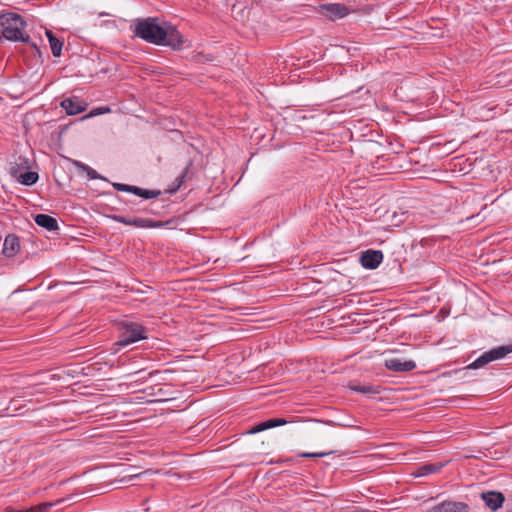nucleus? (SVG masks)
I'll list each match as a JSON object with an SVG mask.
<instances>
[{"label": "nucleus", "mask_w": 512, "mask_h": 512, "mask_svg": "<svg viewBox=\"0 0 512 512\" xmlns=\"http://www.w3.org/2000/svg\"><path fill=\"white\" fill-rule=\"evenodd\" d=\"M146 333V328L141 324L123 321L120 323V335L116 344L119 346H127L139 340L146 339Z\"/></svg>", "instance_id": "3"}, {"label": "nucleus", "mask_w": 512, "mask_h": 512, "mask_svg": "<svg viewBox=\"0 0 512 512\" xmlns=\"http://www.w3.org/2000/svg\"><path fill=\"white\" fill-rule=\"evenodd\" d=\"M349 388L352 391L362 394H379L381 392V386L377 385H360V384H349Z\"/></svg>", "instance_id": "19"}, {"label": "nucleus", "mask_w": 512, "mask_h": 512, "mask_svg": "<svg viewBox=\"0 0 512 512\" xmlns=\"http://www.w3.org/2000/svg\"><path fill=\"white\" fill-rule=\"evenodd\" d=\"M443 467V464L440 463H428L424 464L420 467H418L414 472H412V475L415 477H422L429 474L436 473L441 470Z\"/></svg>", "instance_id": "17"}, {"label": "nucleus", "mask_w": 512, "mask_h": 512, "mask_svg": "<svg viewBox=\"0 0 512 512\" xmlns=\"http://www.w3.org/2000/svg\"><path fill=\"white\" fill-rule=\"evenodd\" d=\"M331 452H315V453H301L300 457L303 458H316V457H324L326 455H329Z\"/></svg>", "instance_id": "23"}, {"label": "nucleus", "mask_w": 512, "mask_h": 512, "mask_svg": "<svg viewBox=\"0 0 512 512\" xmlns=\"http://www.w3.org/2000/svg\"><path fill=\"white\" fill-rule=\"evenodd\" d=\"M20 247V238L16 234H8L3 243L2 254L6 258H12L20 251Z\"/></svg>", "instance_id": "11"}, {"label": "nucleus", "mask_w": 512, "mask_h": 512, "mask_svg": "<svg viewBox=\"0 0 512 512\" xmlns=\"http://www.w3.org/2000/svg\"><path fill=\"white\" fill-rule=\"evenodd\" d=\"M383 260V253L380 250H366L361 253L360 263L361 265L370 270L376 269Z\"/></svg>", "instance_id": "8"}, {"label": "nucleus", "mask_w": 512, "mask_h": 512, "mask_svg": "<svg viewBox=\"0 0 512 512\" xmlns=\"http://www.w3.org/2000/svg\"><path fill=\"white\" fill-rule=\"evenodd\" d=\"M34 221L38 226L45 228L48 231H56L59 229L56 218L47 214H37L34 217Z\"/></svg>", "instance_id": "16"}, {"label": "nucleus", "mask_w": 512, "mask_h": 512, "mask_svg": "<svg viewBox=\"0 0 512 512\" xmlns=\"http://www.w3.org/2000/svg\"><path fill=\"white\" fill-rule=\"evenodd\" d=\"M73 164H74L77 168H80V169H82V170H84V171H85V170L87 169V167H88V165H86V164H84V163H82V162H80V161H74V162H73Z\"/></svg>", "instance_id": "25"}, {"label": "nucleus", "mask_w": 512, "mask_h": 512, "mask_svg": "<svg viewBox=\"0 0 512 512\" xmlns=\"http://www.w3.org/2000/svg\"><path fill=\"white\" fill-rule=\"evenodd\" d=\"M73 164H74L77 168H80V169H82V170H84V171H85V170L87 169V167H88V165H86V164H84V163H82V162H80V161H74V162H73Z\"/></svg>", "instance_id": "26"}, {"label": "nucleus", "mask_w": 512, "mask_h": 512, "mask_svg": "<svg viewBox=\"0 0 512 512\" xmlns=\"http://www.w3.org/2000/svg\"><path fill=\"white\" fill-rule=\"evenodd\" d=\"M385 367L393 372H409L416 368V363L413 360L390 358L385 360Z\"/></svg>", "instance_id": "9"}, {"label": "nucleus", "mask_w": 512, "mask_h": 512, "mask_svg": "<svg viewBox=\"0 0 512 512\" xmlns=\"http://www.w3.org/2000/svg\"><path fill=\"white\" fill-rule=\"evenodd\" d=\"M141 372H142V370H138V371L134 372V374H139Z\"/></svg>", "instance_id": "28"}, {"label": "nucleus", "mask_w": 512, "mask_h": 512, "mask_svg": "<svg viewBox=\"0 0 512 512\" xmlns=\"http://www.w3.org/2000/svg\"><path fill=\"white\" fill-rule=\"evenodd\" d=\"M108 112H110L109 107H98V108L91 110V112L89 114H87L86 116H84L83 119L91 118V117L105 114Z\"/></svg>", "instance_id": "22"}, {"label": "nucleus", "mask_w": 512, "mask_h": 512, "mask_svg": "<svg viewBox=\"0 0 512 512\" xmlns=\"http://www.w3.org/2000/svg\"><path fill=\"white\" fill-rule=\"evenodd\" d=\"M86 173H87V177L89 179H98V178H101L100 175L97 173L96 170L92 169L91 167H87V169L85 170Z\"/></svg>", "instance_id": "24"}, {"label": "nucleus", "mask_w": 512, "mask_h": 512, "mask_svg": "<svg viewBox=\"0 0 512 512\" xmlns=\"http://www.w3.org/2000/svg\"><path fill=\"white\" fill-rule=\"evenodd\" d=\"M191 166L192 163L189 162L184 171L175 179L174 187L168 190L169 193H175L181 187V185L184 182V179L188 176L189 169Z\"/></svg>", "instance_id": "20"}, {"label": "nucleus", "mask_w": 512, "mask_h": 512, "mask_svg": "<svg viewBox=\"0 0 512 512\" xmlns=\"http://www.w3.org/2000/svg\"><path fill=\"white\" fill-rule=\"evenodd\" d=\"M108 218L112 219L113 221H116L118 223H122L125 225L134 226L137 228H161L164 226L171 225L174 223V220H168V221H155L149 218H141V217H135V218H126L122 215L117 214H111L107 215Z\"/></svg>", "instance_id": "4"}, {"label": "nucleus", "mask_w": 512, "mask_h": 512, "mask_svg": "<svg viewBox=\"0 0 512 512\" xmlns=\"http://www.w3.org/2000/svg\"><path fill=\"white\" fill-rule=\"evenodd\" d=\"M133 34L147 43L173 50L180 49L183 44V36L177 28L160 17L136 19Z\"/></svg>", "instance_id": "1"}, {"label": "nucleus", "mask_w": 512, "mask_h": 512, "mask_svg": "<svg viewBox=\"0 0 512 512\" xmlns=\"http://www.w3.org/2000/svg\"><path fill=\"white\" fill-rule=\"evenodd\" d=\"M46 36L49 40L52 55L59 57L62 53L63 42L59 40L51 30H46Z\"/></svg>", "instance_id": "18"}, {"label": "nucleus", "mask_w": 512, "mask_h": 512, "mask_svg": "<svg viewBox=\"0 0 512 512\" xmlns=\"http://www.w3.org/2000/svg\"><path fill=\"white\" fill-rule=\"evenodd\" d=\"M481 498L485 502V505L492 511H497L501 508L505 501L503 493L497 491L483 492Z\"/></svg>", "instance_id": "12"}, {"label": "nucleus", "mask_w": 512, "mask_h": 512, "mask_svg": "<svg viewBox=\"0 0 512 512\" xmlns=\"http://www.w3.org/2000/svg\"><path fill=\"white\" fill-rule=\"evenodd\" d=\"M323 14L331 20L343 18L349 14V9L344 4H327L322 6Z\"/></svg>", "instance_id": "13"}, {"label": "nucleus", "mask_w": 512, "mask_h": 512, "mask_svg": "<svg viewBox=\"0 0 512 512\" xmlns=\"http://www.w3.org/2000/svg\"><path fill=\"white\" fill-rule=\"evenodd\" d=\"M510 353H512V343L492 348L491 350L484 352L475 361L469 364L467 369H478L492 361L502 359Z\"/></svg>", "instance_id": "5"}, {"label": "nucleus", "mask_w": 512, "mask_h": 512, "mask_svg": "<svg viewBox=\"0 0 512 512\" xmlns=\"http://www.w3.org/2000/svg\"><path fill=\"white\" fill-rule=\"evenodd\" d=\"M26 21L17 13L9 12L0 15L2 36L9 41L30 43V36L24 32Z\"/></svg>", "instance_id": "2"}, {"label": "nucleus", "mask_w": 512, "mask_h": 512, "mask_svg": "<svg viewBox=\"0 0 512 512\" xmlns=\"http://www.w3.org/2000/svg\"><path fill=\"white\" fill-rule=\"evenodd\" d=\"M31 45V47L35 50V52L40 56L41 55V50L40 48L38 47V45L34 42H30L29 43Z\"/></svg>", "instance_id": "27"}, {"label": "nucleus", "mask_w": 512, "mask_h": 512, "mask_svg": "<svg viewBox=\"0 0 512 512\" xmlns=\"http://www.w3.org/2000/svg\"><path fill=\"white\" fill-rule=\"evenodd\" d=\"M286 423H288V421H286L283 418H271V419H268L266 421H262V422H260L258 424H255L254 426H252L248 430L247 433L248 434H256V433L265 431L267 429H271V428H275V427H278V426L285 425Z\"/></svg>", "instance_id": "15"}, {"label": "nucleus", "mask_w": 512, "mask_h": 512, "mask_svg": "<svg viewBox=\"0 0 512 512\" xmlns=\"http://www.w3.org/2000/svg\"><path fill=\"white\" fill-rule=\"evenodd\" d=\"M432 512H469V506L464 502L443 501L434 506Z\"/></svg>", "instance_id": "14"}, {"label": "nucleus", "mask_w": 512, "mask_h": 512, "mask_svg": "<svg viewBox=\"0 0 512 512\" xmlns=\"http://www.w3.org/2000/svg\"><path fill=\"white\" fill-rule=\"evenodd\" d=\"M19 163H16L15 166L10 167V174L12 177L17 178L19 182L26 186H31L35 184L39 178V175L37 172L34 171H27L22 174L18 175V167L19 165L27 164L26 158L20 156L18 158Z\"/></svg>", "instance_id": "7"}, {"label": "nucleus", "mask_w": 512, "mask_h": 512, "mask_svg": "<svg viewBox=\"0 0 512 512\" xmlns=\"http://www.w3.org/2000/svg\"><path fill=\"white\" fill-rule=\"evenodd\" d=\"M51 507L52 503H42L27 509L26 512H48Z\"/></svg>", "instance_id": "21"}, {"label": "nucleus", "mask_w": 512, "mask_h": 512, "mask_svg": "<svg viewBox=\"0 0 512 512\" xmlns=\"http://www.w3.org/2000/svg\"><path fill=\"white\" fill-rule=\"evenodd\" d=\"M61 107L68 115H76L86 110L87 103L77 97L65 98L61 101Z\"/></svg>", "instance_id": "10"}, {"label": "nucleus", "mask_w": 512, "mask_h": 512, "mask_svg": "<svg viewBox=\"0 0 512 512\" xmlns=\"http://www.w3.org/2000/svg\"><path fill=\"white\" fill-rule=\"evenodd\" d=\"M113 188L120 192H128L132 193L138 197L144 198V199H152L156 198L161 195L160 190H150V189H144L138 186L123 184V183H113Z\"/></svg>", "instance_id": "6"}]
</instances>
